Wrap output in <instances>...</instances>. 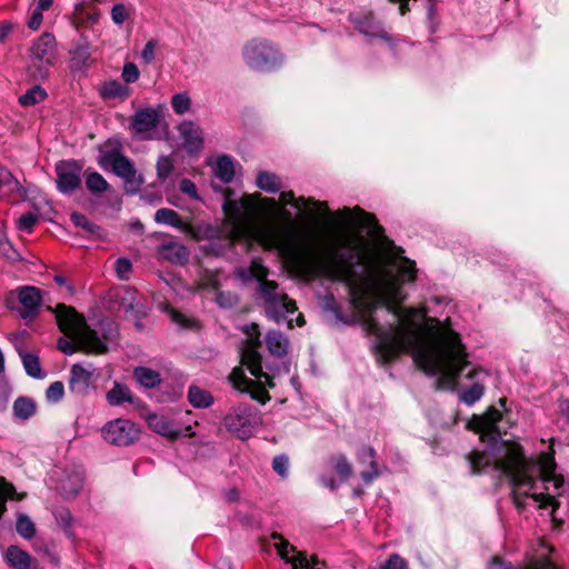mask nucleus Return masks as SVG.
<instances>
[{"mask_svg": "<svg viewBox=\"0 0 569 569\" xmlns=\"http://www.w3.org/2000/svg\"><path fill=\"white\" fill-rule=\"evenodd\" d=\"M337 217L335 236L320 258L329 276L346 284L357 318L363 329L376 337L378 363H390L407 352L427 376H439L440 380L455 385L469 366L460 336L448 331L437 339L423 341L412 319L415 309L400 306L406 296L399 287L398 277L386 269H378L369 276L358 271L363 266V248L361 238L352 231L368 229L381 232L376 217L360 207H345Z\"/></svg>", "mask_w": 569, "mask_h": 569, "instance_id": "nucleus-1", "label": "nucleus"}, {"mask_svg": "<svg viewBox=\"0 0 569 569\" xmlns=\"http://www.w3.org/2000/svg\"><path fill=\"white\" fill-rule=\"evenodd\" d=\"M475 423L481 439H487L489 451H472L468 456L471 473L477 475L488 468L499 470L509 478L518 507L516 495L521 492L538 502L539 508L551 507L555 511L559 507L558 497L563 496L569 488L563 477L556 472L555 462H530L518 443L502 440L510 425L495 407L476 417Z\"/></svg>", "mask_w": 569, "mask_h": 569, "instance_id": "nucleus-2", "label": "nucleus"}, {"mask_svg": "<svg viewBox=\"0 0 569 569\" xmlns=\"http://www.w3.org/2000/svg\"><path fill=\"white\" fill-rule=\"evenodd\" d=\"M54 313L59 329L73 341L59 338L58 349L64 355H73L77 351L86 353L103 355L109 351V345L116 343L119 337L118 325L109 319H100L93 328L87 325L84 317L73 307L58 303L49 307Z\"/></svg>", "mask_w": 569, "mask_h": 569, "instance_id": "nucleus-3", "label": "nucleus"}, {"mask_svg": "<svg viewBox=\"0 0 569 569\" xmlns=\"http://www.w3.org/2000/svg\"><path fill=\"white\" fill-rule=\"evenodd\" d=\"M256 337L246 343L240 351L241 367L234 368L229 376L233 388L242 393H249L254 400L264 402L261 398L264 391L259 389V385L267 383L273 387L271 378L262 370V357L259 352L261 346L260 332L257 325H252Z\"/></svg>", "mask_w": 569, "mask_h": 569, "instance_id": "nucleus-4", "label": "nucleus"}, {"mask_svg": "<svg viewBox=\"0 0 569 569\" xmlns=\"http://www.w3.org/2000/svg\"><path fill=\"white\" fill-rule=\"evenodd\" d=\"M211 186L213 190L220 192L224 199L222 210L232 227V238L229 239V243L232 244L234 239L243 238L246 247L248 248L250 246V234L246 227L256 210L252 198L246 196L240 199H233L234 192L229 188L218 187L213 182Z\"/></svg>", "mask_w": 569, "mask_h": 569, "instance_id": "nucleus-5", "label": "nucleus"}, {"mask_svg": "<svg viewBox=\"0 0 569 569\" xmlns=\"http://www.w3.org/2000/svg\"><path fill=\"white\" fill-rule=\"evenodd\" d=\"M257 291L270 319L277 323L292 321L291 316L297 311L296 302L290 300L284 292L278 290L276 281H270L268 277H264L258 283Z\"/></svg>", "mask_w": 569, "mask_h": 569, "instance_id": "nucleus-6", "label": "nucleus"}, {"mask_svg": "<svg viewBox=\"0 0 569 569\" xmlns=\"http://www.w3.org/2000/svg\"><path fill=\"white\" fill-rule=\"evenodd\" d=\"M242 56L247 66L258 71H271L283 61L279 49L264 39H252L242 49Z\"/></svg>", "mask_w": 569, "mask_h": 569, "instance_id": "nucleus-7", "label": "nucleus"}, {"mask_svg": "<svg viewBox=\"0 0 569 569\" xmlns=\"http://www.w3.org/2000/svg\"><path fill=\"white\" fill-rule=\"evenodd\" d=\"M103 169L111 168L113 173L124 182L127 193L134 194L139 191L143 179L137 174L133 162L126 157L119 149H111L104 151L98 160Z\"/></svg>", "mask_w": 569, "mask_h": 569, "instance_id": "nucleus-8", "label": "nucleus"}, {"mask_svg": "<svg viewBox=\"0 0 569 569\" xmlns=\"http://www.w3.org/2000/svg\"><path fill=\"white\" fill-rule=\"evenodd\" d=\"M256 419V409L253 407L239 405L226 415L223 423L228 431L234 433L239 439H247L252 433Z\"/></svg>", "mask_w": 569, "mask_h": 569, "instance_id": "nucleus-9", "label": "nucleus"}, {"mask_svg": "<svg viewBox=\"0 0 569 569\" xmlns=\"http://www.w3.org/2000/svg\"><path fill=\"white\" fill-rule=\"evenodd\" d=\"M138 426L128 419L109 421L102 429L103 438L114 446H129L139 437Z\"/></svg>", "mask_w": 569, "mask_h": 569, "instance_id": "nucleus-10", "label": "nucleus"}, {"mask_svg": "<svg viewBox=\"0 0 569 569\" xmlns=\"http://www.w3.org/2000/svg\"><path fill=\"white\" fill-rule=\"evenodd\" d=\"M160 112L151 107L137 110L130 118L129 130L131 136L140 141L150 140L151 131L156 130L160 122Z\"/></svg>", "mask_w": 569, "mask_h": 569, "instance_id": "nucleus-11", "label": "nucleus"}, {"mask_svg": "<svg viewBox=\"0 0 569 569\" xmlns=\"http://www.w3.org/2000/svg\"><path fill=\"white\" fill-rule=\"evenodd\" d=\"M81 164L76 160H61L56 164L57 188L61 193L70 194L81 184Z\"/></svg>", "mask_w": 569, "mask_h": 569, "instance_id": "nucleus-12", "label": "nucleus"}, {"mask_svg": "<svg viewBox=\"0 0 569 569\" xmlns=\"http://www.w3.org/2000/svg\"><path fill=\"white\" fill-rule=\"evenodd\" d=\"M147 423L153 432H157L170 440H176L183 436H193L192 427L190 425L182 427L180 423L172 421L164 415L150 413L147 417Z\"/></svg>", "mask_w": 569, "mask_h": 569, "instance_id": "nucleus-13", "label": "nucleus"}, {"mask_svg": "<svg viewBox=\"0 0 569 569\" xmlns=\"http://www.w3.org/2000/svg\"><path fill=\"white\" fill-rule=\"evenodd\" d=\"M57 41L52 33L44 32L33 41L30 48V57L33 61L41 62L44 67L52 66L57 59Z\"/></svg>", "mask_w": 569, "mask_h": 569, "instance_id": "nucleus-14", "label": "nucleus"}, {"mask_svg": "<svg viewBox=\"0 0 569 569\" xmlns=\"http://www.w3.org/2000/svg\"><path fill=\"white\" fill-rule=\"evenodd\" d=\"M84 472L80 467H70L61 471L57 482V490L64 499L79 495L83 487Z\"/></svg>", "mask_w": 569, "mask_h": 569, "instance_id": "nucleus-15", "label": "nucleus"}, {"mask_svg": "<svg viewBox=\"0 0 569 569\" xmlns=\"http://www.w3.org/2000/svg\"><path fill=\"white\" fill-rule=\"evenodd\" d=\"M355 27L369 38H380L395 47V40L388 34L383 24L375 17L373 13H365L352 20Z\"/></svg>", "mask_w": 569, "mask_h": 569, "instance_id": "nucleus-16", "label": "nucleus"}, {"mask_svg": "<svg viewBox=\"0 0 569 569\" xmlns=\"http://www.w3.org/2000/svg\"><path fill=\"white\" fill-rule=\"evenodd\" d=\"M273 539H279V542L276 543V547L278 549V552L281 558L286 559L288 562L292 563L293 569H310L315 568L320 563V560L317 556H311L310 559H308L307 553L305 552H298L296 556H293L291 559L288 558L289 552L295 551V547L291 546L287 540L281 538L279 535L274 533L272 536Z\"/></svg>", "mask_w": 569, "mask_h": 569, "instance_id": "nucleus-17", "label": "nucleus"}, {"mask_svg": "<svg viewBox=\"0 0 569 569\" xmlns=\"http://www.w3.org/2000/svg\"><path fill=\"white\" fill-rule=\"evenodd\" d=\"M92 383V371L81 363L71 367L68 388L76 396H84Z\"/></svg>", "mask_w": 569, "mask_h": 569, "instance_id": "nucleus-18", "label": "nucleus"}, {"mask_svg": "<svg viewBox=\"0 0 569 569\" xmlns=\"http://www.w3.org/2000/svg\"><path fill=\"white\" fill-rule=\"evenodd\" d=\"M18 298L22 306L20 316L23 319L33 317L42 302L40 289L31 286L21 287L18 293Z\"/></svg>", "mask_w": 569, "mask_h": 569, "instance_id": "nucleus-19", "label": "nucleus"}, {"mask_svg": "<svg viewBox=\"0 0 569 569\" xmlns=\"http://www.w3.org/2000/svg\"><path fill=\"white\" fill-rule=\"evenodd\" d=\"M179 131L183 139V146L190 153L198 152L203 147L202 130L192 121H183L179 126Z\"/></svg>", "mask_w": 569, "mask_h": 569, "instance_id": "nucleus-20", "label": "nucleus"}, {"mask_svg": "<svg viewBox=\"0 0 569 569\" xmlns=\"http://www.w3.org/2000/svg\"><path fill=\"white\" fill-rule=\"evenodd\" d=\"M376 456V450L370 446H362L357 452L358 462L362 465L368 463L370 467V470L361 472V479L366 485H370L376 478L380 476Z\"/></svg>", "mask_w": 569, "mask_h": 569, "instance_id": "nucleus-21", "label": "nucleus"}, {"mask_svg": "<svg viewBox=\"0 0 569 569\" xmlns=\"http://www.w3.org/2000/svg\"><path fill=\"white\" fill-rule=\"evenodd\" d=\"M268 274L269 270L262 264L260 259H253L250 266H240L234 270L236 278L244 284L253 280L259 283Z\"/></svg>", "mask_w": 569, "mask_h": 569, "instance_id": "nucleus-22", "label": "nucleus"}, {"mask_svg": "<svg viewBox=\"0 0 569 569\" xmlns=\"http://www.w3.org/2000/svg\"><path fill=\"white\" fill-rule=\"evenodd\" d=\"M158 253L162 259L173 264H184L189 259V250L187 247L174 241L160 244Z\"/></svg>", "mask_w": 569, "mask_h": 569, "instance_id": "nucleus-23", "label": "nucleus"}, {"mask_svg": "<svg viewBox=\"0 0 569 569\" xmlns=\"http://www.w3.org/2000/svg\"><path fill=\"white\" fill-rule=\"evenodd\" d=\"M267 349L274 358H282L289 348L288 338L278 330H269L264 337Z\"/></svg>", "mask_w": 569, "mask_h": 569, "instance_id": "nucleus-24", "label": "nucleus"}, {"mask_svg": "<svg viewBox=\"0 0 569 569\" xmlns=\"http://www.w3.org/2000/svg\"><path fill=\"white\" fill-rule=\"evenodd\" d=\"M280 200L286 204H291L296 209L300 210L303 208L313 207L315 209L321 210L327 214H331L328 209L327 202L317 201L312 198L299 197L295 198L293 191H282L280 193Z\"/></svg>", "mask_w": 569, "mask_h": 569, "instance_id": "nucleus-25", "label": "nucleus"}, {"mask_svg": "<svg viewBox=\"0 0 569 569\" xmlns=\"http://www.w3.org/2000/svg\"><path fill=\"white\" fill-rule=\"evenodd\" d=\"M70 68L72 71H86L90 64L91 53L87 41L77 44L70 51Z\"/></svg>", "mask_w": 569, "mask_h": 569, "instance_id": "nucleus-26", "label": "nucleus"}, {"mask_svg": "<svg viewBox=\"0 0 569 569\" xmlns=\"http://www.w3.org/2000/svg\"><path fill=\"white\" fill-rule=\"evenodd\" d=\"M132 377L146 389H153L161 383V375L157 370L143 366L136 367Z\"/></svg>", "mask_w": 569, "mask_h": 569, "instance_id": "nucleus-27", "label": "nucleus"}, {"mask_svg": "<svg viewBox=\"0 0 569 569\" xmlns=\"http://www.w3.org/2000/svg\"><path fill=\"white\" fill-rule=\"evenodd\" d=\"M16 349L21 358L27 375L36 379H43L46 372L41 369L39 357L24 351L21 347L16 346Z\"/></svg>", "mask_w": 569, "mask_h": 569, "instance_id": "nucleus-28", "label": "nucleus"}, {"mask_svg": "<svg viewBox=\"0 0 569 569\" xmlns=\"http://www.w3.org/2000/svg\"><path fill=\"white\" fill-rule=\"evenodd\" d=\"M100 94L103 99L126 100L131 94V89L118 80H110L102 84Z\"/></svg>", "mask_w": 569, "mask_h": 569, "instance_id": "nucleus-29", "label": "nucleus"}, {"mask_svg": "<svg viewBox=\"0 0 569 569\" xmlns=\"http://www.w3.org/2000/svg\"><path fill=\"white\" fill-rule=\"evenodd\" d=\"M188 401L193 408L207 409L214 400L208 390L202 389L199 386L191 385L188 389Z\"/></svg>", "mask_w": 569, "mask_h": 569, "instance_id": "nucleus-30", "label": "nucleus"}, {"mask_svg": "<svg viewBox=\"0 0 569 569\" xmlns=\"http://www.w3.org/2000/svg\"><path fill=\"white\" fill-rule=\"evenodd\" d=\"M398 259L402 260V263L397 268V272L392 268H385L386 270H391L395 276L398 277L399 287L402 291V293L407 297V293L402 289V283L405 282H413L416 280V264L415 261L408 259V258H401V256H398Z\"/></svg>", "mask_w": 569, "mask_h": 569, "instance_id": "nucleus-31", "label": "nucleus"}, {"mask_svg": "<svg viewBox=\"0 0 569 569\" xmlns=\"http://www.w3.org/2000/svg\"><path fill=\"white\" fill-rule=\"evenodd\" d=\"M256 184L267 193H277L282 188L280 177L269 171H259L256 178Z\"/></svg>", "mask_w": 569, "mask_h": 569, "instance_id": "nucleus-32", "label": "nucleus"}, {"mask_svg": "<svg viewBox=\"0 0 569 569\" xmlns=\"http://www.w3.org/2000/svg\"><path fill=\"white\" fill-rule=\"evenodd\" d=\"M70 220L76 227L86 231L92 239H102L104 237L102 228L91 222L83 213L72 212Z\"/></svg>", "mask_w": 569, "mask_h": 569, "instance_id": "nucleus-33", "label": "nucleus"}, {"mask_svg": "<svg viewBox=\"0 0 569 569\" xmlns=\"http://www.w3.org/2000/svg\"><path fill=\"white\" fill-rule=\"evenodd\" d=\"M6 560L14 569H29L31 562L29 553L17 546L7 549Z\"/></svg>", "mask_w": 569, "mask_h": 569, "instance_id": "nucleus-34", "label": "nucleus"}, {"mask_svg": "<svg viewBox=\"0 0 569 569\" xmlns=\"http://www.w3.org/2000/svg\"><path fill=\"white\" fill-rule=\"evenodd\" d=\"M52 515L57 521V523L62 528L64 535L68 539L74 540L76 533L72 530V525L74 522V518L71 511L66 507H57L52 511Z\"/></svg>", "mask_w": 569, "mask_h": 569, "instance_id": "nucleus-35", "label": "nucleus"}, {"mask_svg": "<svg viewBox=\"0 0 569 569\" xmlns=\"http://www.w3.org/2000/svg\"><path fill=\"white\" fill-rule=\"evenodd\" d=\"M213 171L216 177L219 178L223 183H230L234 177V166L231 157L220 156L217 159Z\"/></svg>", "mask_w": 569, "mask_h": 569, "instance_id": "nucleus-36", "label": "nucleus"}, {"mask_svg": "<svg viewBox=\"0 0 569 569\" xmlns=\"http://www.w3.org/2000/svg\"><path fill=\"white\" fill-rule=\"evenodd\" d=\"M107 401L110 406H120L123 402L132 403L133 399L130 389L126 385L116 382L107 392Z\"/></svg>", "mask_w": 569, "mask_h": 569, "instance_id": "nucleus-37", "label": "nucleus"}, {"mask_svg": "<svg viewBox=\"0 0 569 569\" xmlns=\"http://www.w3.org/2000/svg\"><path fill=\"white\" fill-rule=\"evenodd\" d=\"M12 409L17 419L27 420L36 413L37 407L31 398L19 397L14 400Z\"/></svg>", "mask_w": 569, "mask_h": 569, "instance_id": "nucleus-38", "label": "nucleus"}, {"mask_svg": "<svg viewBox=\"0 0 569 569\" xmlns=\"http://www.w3.org/2000/svg\"><path fill=\"white\" fill-rule=\"evenodd\" d=\"M489 569H558L550 560L543 558L533 561L528 567H513L509 562H505L499 558H493L489 565Z\"/></svg>", "mask_w": 569, "mask_h": 569, "instance_id": "nucleus-39", "label": "nucleus"}, {"mask_svg": "<svg viewBox=\"0 0 569 569\" xmlns=\"http://www.w3.org/2000/svg\"><path fill=\"white\" fill-rule=\"evenodd\" d=\"M154 221L158 224H166L177 229H183L184 223L181 221L177 211L169 208H160L154 213Z\"/></svg>", "mask_w": 569, "mask_h": 569, "instance_id": "nucleus-40", "label": "nucleus"}, {"mask_svg": "<svg viewBox=\"0 0 569 569\" xmlns=\"http://www.w3.org/2000/svg\"><path fill=\"white\" fill-rule=\"evenodd\" d=\"M46 98V90L41 86L34 84L21 94L18 101L22 107H31L42 102Z\"/></svg>", "mask_w": 569, "mask_h": 569, "instance_id": "nucleus-41", "label": "nucleus"}, {"mask_svg": "<svg viewBox=\"0 0 569 569\" xmlns=\"http://www.w3.org/2000/svg\"><path fill=\"white\" fill-rule=\"evenodd\" d=\"M483 393V383L480 382L479 380H476L471 383V386L461 391L460 400L467 406H472L473 403L481 399Z\"/></svg>", "mask_w": 569, "mask_h": 569, "instance_id": "nucleus-42", "label": "nucleus"}, {"mask_svg": "<svg viewBox=\"0 0 569 569\" xmlns=\"http://www.w3.org/2000/svg\"><path fill=\"white\" fill-rule=\"evenodd\" d=\"M86 187L91 193L97 194L107 191L109 183L102 174L97 171H92L87 172L86 174Z\"/></svg>", "mask_w": 569, "mask_h": 569, "instance_id": "nucleus-43", "label": "nucleus"}, {"mask_svg": "<svg viewBox=\"0 0 569 569\" xmlns=\"http://www.w3.org/2000/svg\"><path fill=\"white\" fill-rule=\"evenodd\" d=\"M332 467L335 472L340 477L341 481H346L352 475V467L346 456L337 455L332 457Z\"/></svg>", "mask_w": 569, "mask_h": 569, "instance_id": "nucleus-44", "label": "nucleus"}, {"mask_svg": "<svg viewBox=\"0 0 569 569\" xmlns=\"http://www.w3.org/2000/svg\"><path fill=\"white\" fill-rule=\"evenodd\" d=\"M19 181L4 167L0 166V196L10 193L18 189Z\"/></svg>", "mask_w": 569, "mask_h": 569, "instance_id": "nucleus-45", "label": "nucleus"}, {"mask_svg": "<svg viewBox=\"0 0 569 569\" xmlns=\"http://www.w3.org/2000/svg\"><path fill=\"white\" fill-rule=\"evenodd\" d=\"M0 256L12 262L22 260L20 252L4 234H0Z\"/></svg>", "mask_w": 569, "mask_h": 569, "instance_id": "nucleus-46", "label": "nucleus"}, {"mask_svg": "<svg viewBox=\"0 0 569 569\" xmlns=\"http://www.w3.org/2000/svg\"><path fill=\"white\" fill-rule=\"evenodd\" d=\"M17 532L26 538L30 539L36 535V527L31 519L26 515H20L16 523Z\"/></svg>", "mask_w": 569, "mask_h": 569, "instance_id": "nucleus-47", "label": "nucleus"}, {"mask_svg": "<svg viewBox=\"0 0 569 569\" xmlns=\"http://www.w3.org/2000/svg\"><path fill=\"white\" fill-rule=\"evenodd\" d=\"M191 100L184 92L176 93L171 99V107L177 114H183L190 109Z\"/></svg>", "mask_w": 569, "mask_h": 569, "instance_id": "nucleus-48", "label": "nucleus"}, {"mask_svg": "<svg viewBox=\"0 0 569 569\" xmlns=\"http://www.w3.org/2000/svg\"><path fill=\"white\" fill-rule=\"evenodd\" d=\"M272 469L281 478L287 479L289 476V458L287 455H278L272 459Z\"/></svg>", "mask_w": 569, "mask_h": 569, "instance_id": "nucleus-49", "label": "nucleus"}, {"mask_svg": "<svg viewBox=\"0 0 569 569\" xmlns=\"http://www.w3.org/2000/svg\"><path fill=\"white\" fill-rule=\"evenodd\" d=\"M323 309L326 311H329L331 312L335 318L342 322V323H352L353 322V319H349L347 316H345L338 305V302L335 300L333 297H330V298H327L326 299V302L323 305Z\"/></svg>", "mask_w": 569, "mask_h": 569, "instance_id": "nucleus-50", "label": "nucleus"}, {"mask_svg": "<svg viewBox=\"0 0 569 569\" xmlns=\"http://www.w3.org/2000/svg\"><path fill=\"white\" fill-rule=\"evenodd\" d=\"M64 395V386L61 381H54L52 382L47 391H46V398L48 402L57 403L59 402Z\"/></svg>", "mask_w": 569, "mask_h": 569, "instance_id": "nucleus-51", "label": "nucleus"}, {"mask_svg": "<svg viewBox=\"0 0 569 569\" xmlns=\"http://www.w3.org/2000/svg\"><path fill=\"white\" fill-rule=\"evenodd\" d=\"M173 164L169 157L161 156L157 161V174L161 180H166L172 172Z\"/></svg>", "mask_w": 569, "mask_h": 569, "instance_id": "nucleus-52", "label": "nucleus"}, {"mask_svg": "<svg viewBox=\"0 0 569 569\" xmlns=\"http://www.w3.org/2000/svg\"><path fill=\"white\" fill-rule=\"evenodd\" d=\"M167 312L170 319L174 323L179 325L181 328H192L196 323L194 320L189 319L187 316H184L183 313L179 312L173 308H168Z\"/></svg>", "mask_w": 569, "mask_h": 569, "instance_id": "nucleus-53", "label": "nucleus"}, {"mask_svg": "<svg viewBox=\"0 0 569 569\" xmlns=\"http://www.w3.org/2000/svg\"><path fill=\"white\" fill-rule=\"evenodd\" d=\"M140 71L133 62H127L122 69V79L126 83H133L139 79Z\"/></svg>", "mask_w": 569, "mask_h": 569, "instance_id": "nucleus-54", "label": "nucleus"}, {"mask_svg": "<svg viewBox=\"0 0 569 569\" xmlns=\"http://www.w3.org/2000/svg\"><path fill=\"white\" fill-rule=\"evenodd\" d=\"M38 222V216L32 212L23 213L18 220V228L21 231L30 232Z\"/></svg>", "mask_w": 569, "mask_h": 569, "instance_id": "nucleus-55", "label": "nucleus"}, {"mask_svg": "<svg viewBox=\"0 0 569 569\" xmlns=\"http://www.w3.org/2000/svg\"><path fill=\"white\" fill-rule=\"evenodd\" d=\"M132 269V263L128 258H118L116 261V272L121 280H127Z\"/></svg>", "mask_w": 569, "mask_h": 569, "instance_id": "nucleus-56", "label": "nucleus"}, {"mask_svg": "<svg viewBox=\"0 0 569 569\" xmlns=\"http://www.w3.org/2000/svg\"><path fill=\"white\" fill-rule=\"evenodd\" d=\"M179 189L182 193L189 196L191 199L200 200L197 186L190 179L183 178L179 183Z\"/></svg>", "mask_w": 569, "mask_h": 569, "instance_id": "nucleus-57", "label": "nucleus"}, {"mask_svg": "<svg viewBox=\"0 0 569 569\" xmlns=\"http://www.w3.org/2000/svg\"><path fill=\"white\" fill-rule=\"evenodd\" d=\"M128 18V10L122 3H117L111 8V19L116 24H122Z\"/></svg>", "mask_w": 569, "mask_h": 569, "instance_id": "nucleus-58", "label": "nucleus"}, {"mask_svg": "<svg viewBox=\"0 0 569 569\" xmlns=\"http://www.w3.org/2000/svg\"><path fill=\"white\" fill-rule=\"evenodd\" d=\"M406 561L399 555H391L381 566L380 569H405Z\"/></svg>", "mask_w": 569, "mask_h": 569, "instance_id": "nucleus-59", "label": "nucleus"}, {"mask_svg": "<svg viewBox=\"0 0 569 569\" xmlns=\"http://www.w3.org/2000/svg\"><path fill=\"white\" fill-rule=\"evenodd\" d=\"M157 42L154 40H149L141 52V58L146 63H151L154 60V50Z\"/></svg>", "mask_w": 569, "mask_h": 569, "instance_id": "nucleus-60", "label": "nucleus"}, {"mask_svg": "<svg viewBox=\"0 0 569 569\" xmlns=\"http://www.w3.org/2000/svg\"><path fill=\"white\" fill-rule=\"evenodd\" d=\"M42 11L43 10H40L38 8H36L33 10V12H32V14H31V17H30V19L28 21V27L31 30L36 31V30H38L40 28V26L42 23V19H43Z\"/></svg>", "mask_w": 569, "mask_h": 569, "instance_id": "nucleus-61", "label": "nucleus"}, {"mask_svg": "<svg viewBox=\"0 0 569 569\" xmlns=\"http://www.w3.org/2000/svg\"><path fill=\"white\" fill-rule=\"evenodd\" d=\"M261 244L267 248L271 249L278 246L279 243V237L276 232H271L269 234L261 236Z\"/></svg>", "mask_w": 569, "mask_h": 569, "instance_id": "nucleus-62", "label": "nucleus"}, {"mask_svg": "<svg viewBox=\"0 0 569 569\" xmlns=\"http://www.w3.org/2000/svg\"><path fill=\"white\" fill-rule=\"evenodd\" d=\"M320 483L323 487L330 489L331 491H336L339 488V483L332 477H326V476L320 477Z\"/></svg>", "mask_w": 569, "mask_h": 569, "instance_id": "nucleus-63", "label": "nucleus"}, {"mask_svg": "<svg viewBox=\"0 0 569 569\" xmlns=\"http://www.w3.org/2000/svg\"><path fill=\"white\" fill-rule=\"evenodd\" d=\"M224 498L228 502H236L240 498V492L237 488H229L224 491Z\"/></svg>", "mask_w": 569, "mask_h": 569, "instance_id": "nucleus-64", "label": "nucleus"}]
</instances>
